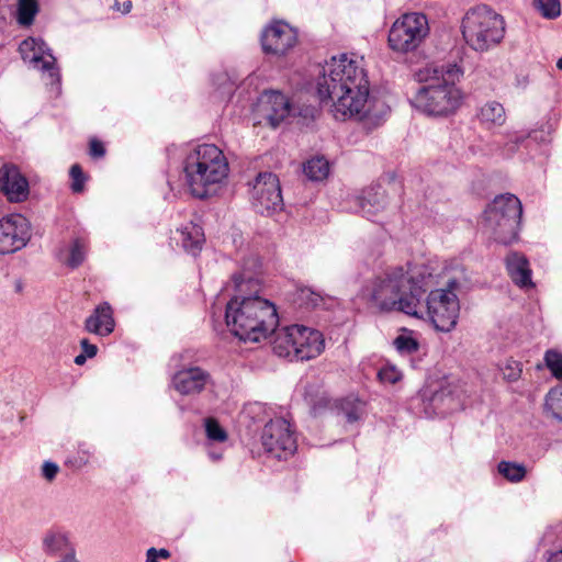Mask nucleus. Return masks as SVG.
<instances>
[{
  "instance_id": "obj_1",
  "label": "nucleus",
  "mask_w": 562,
  "mask_h": 562,
  "mask_svg": "<svg viewBox=\"0 0 562 562\" xmlns=\"http://www.w3.org/2000/svg\"><path fill=\"white\" fill-rule=\"evenodd\" d=\"M370 83L360 60L347 54L333 57L317 80V94L323 104H330L337 120L362 119L369 113Z\"/></svg>"
},
{
  "instance_id": "obj_2",
  "label": "nucleus",
  "mask_w": 562,
  "mask_h": 562,
  "mask_svg": "<svg viewBox=\"0 0 562 562\" xmlns=\"http://www.w3.org/2000/svg\"><path fill=\"white\" fill-rule=\"evenodd\" d=\"M434 277L425 266L387 268L366 286L370 301L382 311H400L418 316L422 300L434 285Z\"/></svg>"
},
{
  "instance_id": "obj_3",
  "label": "nucleus",
  "mask_w": 562,
  "mask_h": 562,
  "mask_svg": "<svg viewBox=\"0 0 562 562\" xmlns=\"http://www.w3.org/2000/svg\"><path fill=\"white\" fill-rule=\"evenodd\" d=\"M232 280L240 294L226 304L227 327L234 336L244 341L259 342L266 339L279 324L274 304L257 294L244 295L247 289L257 292L259 288L258 280L252 276L235 273Z\"/></svg>"
},
{
  "instance_id": "obj_4",
  "label": "nucleus",
  "mask_w": 562,
  "mask_h": 562,
  "mask_svg": "<svg viewBox=\"0 0 562 562\" xmlns=\"http://www.w3.org/2000/svg\"><path fill=\"white\" fill-rule=\"evenodd\" d=\"M462 70L456 64L446 68L426 66L414 74L418 88L411 104L427 116L447 117L453 114L461 105L463 94L456 86V79Z\"/></svg>"
},
{
  "instance_id": "obj_5",
  "label": "nucleus",
  "mask_w": 562,
  "mask_h": 562,
  "mask_svg": "<svg viewBox=\"0 0 562 562\" xmlns=\"http://www.w3.org/2000/svg\"><path fill=\"white\" fill-rule=\"evenodd\" d=\"M192 195L205 199L210 188L221 183L228 175V162L223 151L214 144H200L191 150L183 167Z\"/></svg>"
},
{
  "instance_id": "obj_6",
  "label": "nucleus",
  "mask_w": 562,
  "mask_h": 562,
  "mask_svg": "<svg viewBox=\"0 0 562 562\" xmlns=\"http://www.w3.org/2000/svg\"><path fill=\"white\" fill-rule=\"evenodd\" d=\"M462 36L476 53H485L502 43L506 23L503 15L486 4L470 9L462 19Z\"/></svg>"
},
{
  "instance_id": "obj_7",
  "label": "nucleus",
  "mask_w": 562,
  "mask_h": 562,
  "mask_svg": "<svg viewBox=\"0 0 562 562\" xmlns=\"http://www.w3.org/2000/svg\"><path fill=\"white\" fill-rule=\"evenodd\" d=\"M521 215L520 200L510 193L501 194L485 209L483 226L495 241L509 245L518 238Z\"/></svg>"
},
{
  "instance_id": "obj_8",
  "label": "nucleus",
  "mask_w": 562,
  "mask_h": 562,
  "mask_svg": "<svg viewBox=\"0 0 562 562\" xmlns=\"http://www.w3.org/2000/svg\"><path fill=\"white\" fill-rule=\"evenodd\" d=\"M458 286L459 282L451 279L443 289L431 290L430 286L427 290L429 291L425 302L427 315L439 331L449 333L457 326L460 302L454 291Z\"/></svg>"
},
{
  "instance_id": "obj_9",
  "label": "nucleus",
  "mask_w": 562,
  "mask_h": 562,
  "mask_svg": "<svg viewBox=\"0 0 562 562\" xmlns=\"http://www.w3.org/2000/svg\"><path fill=\"white\" fill-rule=\"evenodd\" d=\"M429 33L427 16L423 13H406L395 21L389 32V46L400 53L415 50Z\"/></svg>"
},
{
  "instance_id": "obj_10",
  "label": "nucleus",
  "mask_w": 562,
  "mask_h": 562,
  "mask_svg": "<svg viewBox=\"0 0 562 562\" xmlns=\"http://www.w3.org/2000/svg\"><path fill=\"white\" fill-rule=\"evenodd\" d=\"M261 443L267 453L279 460L292 456L297 448L294 431L284 418L271 419L265 425Z\"/></svg>"
},
{
  "instance_id": "obj_11",
  "label": "nucleus",
  "mask_w": 562,
  "mask_h": 562,
  "mask_svg": "<svg viewBox=\"0 0 562 562\" xmlns=\"http://www.w3.org/2000/svg\"><path fill=\"white\" fill-rule=\"evenodd\" d=\"M31 224L21 214H9L0 220V254L21 250L31 239Z\"/></svg>"
},
{
  "instance_id": "obj_12",
  "label": "nucleus",
  "mask_w": 562,
  "mask_h": 562,
  "mask_svg": "<svg viewBox=\"0 0 562 562\" xmlns=\"http://www.w3.org/2000/svg\"><path fill=\"white\" fill-rule=\"evenodd\" d=\"M19 53L25 63H30L34 68L47 72L50 83L59 82L60 75L56 66V58L43 40L25 38L19 45Z\"/></svg>"
},
{
  "instance_id": "obj_13",
  "label": "nucleus",
  "mask_w": 562,
  "mask_h": 562,
  "mask_svg": "<svg viewBox=\"0 0 562 562\" xmlns=\"http://www.w3.org/2000/svg\"><path fill=\"white\" fill-rule=\"evenodd\" d=\"M251 198L260 213L280 207L282 194L278 177L272 172L259 173L252 184Z\"/></svg>"
},
{
  "instance_id": "obj_14",
  "label": "nucleus",
  "mask_w": 562,
  "mask_h": 562,
  "mask_svg": "<svg viewBox=\"0 0 562 562\" xmlns=\"http://www.w3.org/2000/svg\"><path fill=\"white\" fill-rule=\"evenodd\" d=\"M260 41L266 54L281 56L296 44L297 34L288 23L274 21L263 29Z\"/></svg>"
},
{
  "instance_id": "obj_15",
  "label": "nucleus",
  "mask_w": 562,
  "mask_h": 562,
  "mask_svg": "<svg viewBox=\"0 0 562 562\" xmlns=\"http://www.w3.org/2000/svg\"><path fill=\"white\" fill-rule=\"evenodd\" d=\"M259 115L271 127H278L291 113L289 99L280 91H265L259 99Z\"/></svg>"
},
{
  "instance_id": "obj_16",
  "label": "nucleus",
  "mask_w": 562,
  "mask_h": 562,
  "mask_svg": "<svg viewBox=\"0 0 562 562\" xmlns=\"http://www.w3.org/2000/svg\"><path fill=\"white\" fill-rule=\"evenodd\" d=\"M0 190L10 202H23L30 194L29 181L15 165L0 167Z\"/></svg>"
},
{
  "instance_id": "obj_17",
  "label": "nucleus",
  "mask_w": 562,
  "mask_h": 562,
  "mask_svg": "<svg viewBox=\"0 0 562 562\" xmlns=\"http://www.w3.org/2000/svg\"><path fill=\"white\" fill-rule=\"evenodd\" d=\"M295 331L294 360L304 361L316 358L324 350V339L321 331L302 326L292 325Z\"/></svg>"
},
{
  "instance_id": "obj_18",
  "label": "nucleus",
  "mask_w": 562,
  "mask_h": 562,
  "mask_svg": "<svg viewBox=\"0 0 562 562\" xmlns=\"http://www.w3.org/2000/svg\"><path fill=\"white\" fill-rule=\"evenodd\" d=\"M210 373L200 367H191L175 373L172 384L182 395L201 393L209 383Z\"/></svg>"
},
{
  "instance_id": "obj_19",
  "label": "nucleus",
  "mask_w": 562,
  "mask_h": 562,
  "mask_svg": "<svg viewBox=\"0 0 562 562\" xmlns=\"http://www.w3.org/2000/svg\"><path fill=\"white\" fill-rule=\"evenodd\" d=\"M114 326L113 310L106 302L98 305L85 322V329L88 333L103 337L113 333Z\"/></svg>"
},
{
  "instance_id": "obj_20",
  "label": "nucleus",
  "mask_w": 562,
  "mask_h": 562,
  "mask_svg": "<svg viewBox=\"0 0 562 562\" xmlns=\"http://www.w3.org/2000/svg\"><path fill=\"white\" fill-rule=\"evenodd\" d=\"M386 204L387 196L380 187L371 188L358 198L359 211L362 216L371 221H375L374 217L385 210Z\"/></svg>"
},
{
  "instance_id": "obj_21",
  "label": "nucleus",
  "mask_w": 562,
  "mask_h": 562,
  "mask_svg": "<svg viewBox=\"0 0 562 562\" xmlns=\"http://www.w3.org/2000/svg\"><path fill=\"white\" fill-rule=\"evenodd\" d=\"M506 270L516 285L520 288L533 286L529 262L524 255L510 252L506 257Z\"/></svg>"
},
{
  "instance_id": "obj_22",
  "label": "nucleus",
  "mask_w": 562,
  "mask_h": 562,
  "mask_svg": "<svg viewBox=\"0 0 562 562\" xmlns=\"http://www.w3.org/2000/svg\"><path fill=\"white\" fill-rule=\"evenodd\" d=\"M43 550L49 555L74 557V550L69 544L66 533L59 530L50 529L44 535Z\"/></svg>"
},
{
  "instance_id": "obj_23",
  "label": "nucleus",
  "mask_w": 562,
  "mask_h": 562,
  "mask_svg": "<svg viewBox=\"0 0 562 562\" xmlns=\"http://www.w3.org/2000/svg\"><path fill=\"white\" fill-rule=\"evenodd\" d=\"M476 117L485 128L502 126L506 122V113L502 103L487 101L477 110Z\"/></svg>"
},
{
  "instance_id": "obj_24",
  "label": "nucleus",
  "mask_w": 562,
  "mask_h": 562,
  "mask_svg": "<svg viewBox=\"0 0 562 562\" xmlns=\"http://www.w3.org/2000/svg\"><path fill=\"white\" fill-rule=\"evenodd\" d=\"M272 348L279 357L294 359L295 349V331L292 330V325L281 329H274Z\"/></svg>"
},
{
  "instance_id": "obj_25",
  "label": "nucleus",
  "mask_w": 562,
  "mask_h": 562,
  "mask_svg": "<svg viewBox=\"0 0 562 562\" xmlns=\"http://www.w3.org/2000/svg\"><path fill=\"white\" fill-rule=\"evenodd\" d=\"M336 407L347 423L353 424L363 417L366 403L355 395H349L338 400Z\"/></svg>"
},
{
  "instance_id": "obj_26",
  "label": "nucleus",
  "mask_w": 562,
  "mask_h": 562,
  "mask_svg": "<svg viewBox=\"0 0 562 562\" xmlns=\"http://www.w3.org/2000/svg\"><path fill=\"white\" fill-rule=\"evenodd\" d=\"M181 243L186 251L195 256L204 243V233L201 226L190 223L181 229Z\"/></svg>"
},
{
  "instance_id": "obj_27",
  "label": "nucleus",
  "mask_w": 562,
  "mask_h": 562,
  "mask_svg": "<svg viewBox=\"0 0 562 562\" xmlns=\"http://www.w3.org/2000/svg\"><path fill=\"white\" fill-rule=\"evenodd\" d=\"M304 175L312 181H322L329 173V164L324 157H313L303 165Z\"/></svg>"
},
{
  "instance_id": "obj_28",
  "label": "nucleus",
  "mask_w": 562,
  "mask_h": 562,
  "mask_svg": "<svg viewBox=\"0 0 562 562\" xmlns=\"http://www.w3.org/2000/svg\"><path fill=\"white\" fill-rule=\"evenodd\" d=\"M40 11L37 0H18L16 21L22 26H31Z\"/></svg>"
},
{
  "instance_id": "obj_29",
  "label": "nucleus",
  "mask_w": 562,
  "mask_h": 562,
  "mask_svg": "<svg viewBox=\"0 0 562 562\" xmlns=\"http://www.w3.org/2000/svg\"><path fill=\"white\" fill-rule=\"evenodd\" d=\"M323 296L313 291L310 288H297L294 292L293 302L299 305V307L315 308L321 305L323 302Z\"/></svg>"
},
{
  "instance_id": "obj_30",
  "label": "nucleus",
  "mask_w": 562,
  "mask_h": 562,
  "mask_svg": "<svg viewBox=\"0 0 562 562\" xmlns=\"http://www.w3.org/2000/svg\"><path fill=\"white\" fill-rule=\"evenodd\" d=\"M544 409L553 418L562 422V385L549 391L546 396Z\"/></svg>"
},
{
  "instance_id": "obj_31",
  "label": "nucleus",
  "mask_w": 562,
  "mask_h": 562,
  "mask_svg": "<svg viewBox=\"0 0 562 562\" xmlns=\"http://www.w3.org/2000/svg\"><path fill=\"white\" fill-rule=\"evenodd\" d=\"M87 243L82 238H75L70 245L69 256L64 261L66 266L76 269L82 265L86 259Z\"/></svg>"
},
{
  "instance_id": "obj_32",
  "label": "nucleus",
  "mask_w": 562,
  "mask_h": 562,
  "mask_svg": "<svg viewBox=\"0 0 562 562\" xmlns=\"http://www.w3.org/2000/svg\"><path fill=\"white\" fill-rule=\"evenodd\" d=\"M497 469L499 474L510 482H520L526 475V468L516 462L501 461Z\"/></svg>"
},
{
  "instance_id": "obj_33",
  "label": "nucleus",
  "mask_w": 562,
  "mask_h": 562,
  "mask_svg": "<svg viewBox=\"0 0 562 562\" xmlns=\"http://www.w3.org/2000/svg\"><path fill=\"white\" fill-rule=\"evenodd\" d=\"M393 345L398 352L405 355H412L419 349V342L412 336V333L406 329L394 339Z\"/></svg>"
},
{
  "instance_id": "obj_34",
  "label": "nucleus",
  "mask_w": 562,
  "mask_h": 562,
  "mask_svg": "<svg viewBox=\"0 0 562 562\" xmlns=\"http://www.w3.org/2000/svg\"><path fill=\"white\" fill-rule=\"evenodd\" d=\"M535 7L546 19L553 20L561 14L560 0H535Z\"/></svg>"
},
{
  "instance_id": "obj_35",
  "label": "nucleus",
  "mask_w": 562,
  "mask_h": 562,
  "mask_svg": "<svg viewBox=\"0 0 562 562\" xmlns=\"http://www.w3.org/2000/svg\"><path fill=\"white\" fill-rule=\"evenodd\" d=\"M544 361L552 375L562 381V353L548 350L544 355Z\"/></svg>"
},
{
  "instance_id": "obj_36",
  "label": "nucleus",
  "mask_w": 562,
  "mask_h": 562,
  "mask_svg": "<svg viewBox=\"0 0 562 562\" xmlns=\"http://www.w3.org/2000/svg\"><path fill=\"white\" fill-rule=\"evenodd\" d=\"M206 436L212 441H225L227 438L226 431L222 428L218 422L214 418H207L205 420Z\"/></svg>"
},
{
  "instance_id": "obj_37",
  "label": "nucleus",
  "mask_w": 562,
  "mask_h": 562,
  "mask_svg": "<svg viewBox=\"0 0 562 562\" xmlns=\"http://www.w3.org/2000/svg\"><path fill=\"white\" fill-rule=\"evenodd\" d=\"M69 175L72 179L71 190L75 193H80L85 189L86 177L81 167L78 164H75L70 167Z\"/></svg>"
},
{
  "instance_id": "obj_38",
  "label": "nucleus",
  "mask_w": 562,
  "mask_h": 562,
  "mask_svg": "<svg viewBox=\"0 0 562 562\" xmlns=\"http://www.w3.org/2000/svg\"><path fill=\"white\" fill-rule=\"evenodd\" d=\"M378 376L382 382L390 384L396 383L401 378L400 372L393 367L382 368L378 372Z\"/></svg>"
},
{
  "instance_id": "obj_39",
  "label": "nucleus",
  "mask_w": 562,
  "mask_h": 562,
  "mask_svg": "<svg viewBox=\"0 0 562 562\" xmlns=\"http://www.w3.org/2000/svg\"><path fill=\"white\" fill-rule=\"evenodd\" d=\"M59 471V467L52 461H45L42 467V475L47 481L52 482Z\"/></svg>"
},
{
  "instance_id": "obj_40",
  "label": "nucleus",
  "mask_w": 562,
  "mask_h": 562,
  "mask_svg": "<svg viewBox=\"0 0 562 562\" xmlns=\"http://www.w3.org/2000/svg\"><path fill=\"white\" fill-rule=\"evenodd\" d=\"M521 369L519 368V363L513 361L506 366L504 375L508 381H517L520 376Z\"/></svg>"
},
{
  "instance_id": "obj_41",
  "label": "nucleus",
  "mask_w": 562,
  "mask_h": 562,
  "mask_svg": "<svg viewBox=\"0 0 562 562\" xmlns=\"http://www.w3.org/2000/svg\"><path fill=\"white\" fill-rule=\"evenodd\" d=\"M90 156L94 158L103 157L105 154V148L103 144L100 140L92 139L90 142V149H89Z\"/></svg>"
},
{
  "instance_id": "obj_42",
  "label": "nucleus",
  "mask_w": 562,
  "mask_h": 562,
  "mask_svg": "<svg viewBox=\"0 0 562 562\" xmlns=\"http://www.w3.org/2000/svg\"><path fill=\"white\" fill-rule=\"evenodd\" d=\"M80 346L82 349V353L88 358H93L98 352V347L93 344H90L88 339H81Z\"/></svg>"
},
{
  "instance_id": "obj_43",
  "label": "nucleus",
  "mask_w": 562,
  "mask_h": 562,
  "mask_svg": "<svg viewBox=\"0 0 562 562\" xmlns=\"http://www.w3.org/2000/svg\"><path fill=\"white\" fill-rule=\"evenodd\" d=\"M156 548H149L146 552V562H159Z\"/></svg>"
},
{
  "instance_id": "obj_44",
  "label": "nucleus",
  "mask_w": 562,
  "mask_h": 562,
  "mask_svg": "<svg viewBox=\"0 0 562 562\" xmlns=\"http://www.w3.org/2000/svg\"><path fill=\"white\" fill-rule=\"evenodd\" d=\"M547 562H562V549L552 553Z\"/></svg>"
},
{
  "instance_id": "obj_45",
  "label": "nucleus",
  "mask_w": 562,
  "mask_h": 562,
  "mask_svg": "<svg viewBox=\"0 0 562 562\" xmlns=\"http://www.w3.org/2000/svg\"><path fill=\"white\" fill-rule=\"evenodd\" d=\"M87 358H88V357H87L86 355L80 353V355H77V356L75 357V360H74V361H75V363H76L77 366H82V364H85V363H86Z\"/></svg>"
},
{
  "instance_id": "obj_46",
  "label": "nucleus",
  "mask_w": 562,
  "mask_h": 562,
  "mask_svg": "<svg viewBox=\"0 0 562 562\" xmlns=\"http://www.w3.org/2000/svg\"><path fill=\"white\" fill-rule=\"evenodd\" d=\"M156 553L158 555V558H162V559H168L170 558V552L167 550V549H156Z\"/></svg>"
},
{
  "instance_id": "obj_47",
  "label": "nucleus",
  "mask_w": 562,
  "mask_h": 562,
  "mask_svg": "<svg viewBox=\"0 0 562 562\" xmlns=\"http://www.w3.org/2000/svg\"><path fill=\"white\" fill-rule=\"evenodd\" d=\"M132 9V1L127 0L123 3V13H128Z\"/></svg>"
},
{
  "instance_id": "obj_48",
  "label": "nucleus",
  "mask_w": 562,
  "mask_h": 562,
  "mask_svg": "<svg viewBox=\"0 0 562 562\" xmlns=\"http://www.w3.org/2000/svg\"><path fill=\"white\" fill-rule=\"evenodd\" d=\"M557 67L562 70V57L558 60Z\"/></svg>"
},
{
  "instance_id": "obj_49",
  "label": "nucleus",
  "mask_w": 562,
  "mask_h": 562,
  "mask_svg": "<svg viewBox=\"0 0 562 562\" xmlns=\"http://www.w3.org/2000/svg\"><path fill=\"white\" fill-rule=\"evenodd\" d=\"M538 133H539V132H533L530 136H531L533 139L538 140V139H539V137H538Z\"/></svg>"
}]
</instances>
